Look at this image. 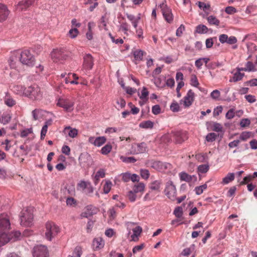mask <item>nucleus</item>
<instances>
[{
    "mask_svg": "<svg viewBox=\"0 0 257 257\" xmlns=\"http://www.w3.org/2000/svg\"><path fill=\"white\" fill-rule=\"evenodd\" d=\"M25 96L32 100H40L43 97V92L40 87L34 85L27 88Z\"/></svg>",
    "mask_w": 257,
    "mask_h": 257,
    "instance_id": "nucleus-3",
    "label": "nucleus"
},
{
    "mask_svg": "<svg viewBox=\"0 0 257 257\" xmlns=\"http://www.w3.org/2000/svg\"><path fill=\"white\" fill-rule=\"evenodd\" d=\"M234 179V174L233 173H228L226 177L223 178L221 183L227 184Z\"/></svg>",
    "mask_w": 257,
    "mask_h": 257,
    "instance_id": "nucleus-30",
    "label": "nucleus"
},
{
    "mask_svg": "<svg viewBox=\"0 0 257 257\" xmlns=\"http://www.w3.org/2000/svg\"><path fill=\"white\" fill-rule=\"evenodd\" d=\"M93 66V59L90 54H86L83 57V67L86 70H90Z\"/></svg>",
    "mask_w": 257,
    "mask_h": 257,
    "instance_id": "nucleus-15",
    "label": "nucleus"
},
{
    "mask_svg": "<svg viewBox=\"0 0 257 257\" xmlns=\"http://www.w3.org/2000/svg\"><path fill=\"white\" fill-rule=\"evenodd\" d=\"M225 12L227 14L231 15L236 12V9L233 7L228 6L225 8Z\"/></svg>",
    "mask_w": 257,
    "mask_h": 257,
    "instance_id": "nucleus-55",
    "label": "nucleus"
},
{
    "mask_svg": "<svg viewBox=\"0 0 257 257\" xmlns=\"http://www.w3.org/2000/svg\"><path fill=\"white\" fill-rule=\"evenodd\" d=\"M112 186V183L110 181H106L105 184L103 185V192L105 194H107L111 190Z\"/></svg>",
    "mask_w": 257,
    "mask_h": 257,
    "instance_id": "nucleus-36",
    "label": "nucleus"
},
{
    "mask_svg": "<svg viewBox=\"0 0 257 257\" xmlns=\"http://www.w3.org/2000/svg\"><path fill=\"white\" fill-rule=\"evenodd\" d=\"M33 256L34 257H48V251L47 247L42 245L34 247Z\"/></svg>",
    "mask_w": 257,
    "mask_h": 257,
    "instance_id": "nucleus-11",
    "label": "nucleus"
},
{
    "mask_svg": "<svg viewBox=\"0 0 257 257\" xmlns=\"http://www.w3.org/2000/svg\"><path fill=\"white\" fill-rule=\"evenodd\" d=\"M149 91L147 88L144 87L141 91V94L139 96L140 99H144L145 101L148 100Z\"/></svg>",
    "mask_w": 257,
    "mask_h": 257,
    "instance_id": "nucleus-38",
    "label": "nucleus"
},
{
    "mask_svg": "<svg viewBox=\"0 0 257 257\" xmlns=\"http://www.w3.org/2000/svg\"><path fill=\"white\" fill-rule=\"evenodd\" d=\"M194 93L193 91L190 89L186 95L184 97V105L185 106L188 107L190 106L193 103L194 99Z\"/></svg>",
    "mask_w": 257,
    "mask_h": 257,
    "instance_id": "nucleus-19",
    "label": "nucleus"
},
{
    "mask_svg": "<svg viewBox=\"0 0 257 257\" xmlns=\"http://www.w3.org/2000/svg\"><path fill=\"white\" fill-rule=\"evenodd\" d=\"M35 0H22L16 7V9L19 12L26 11L29 7L32 6Z\"/></svg>",
    "mask_w": 257,
    "mask_h": 257,
    "instance_id": "nucleus-14",
    "label": "nucleus"
},
{
    "mask_svg": "<svg viewBox=\"0 0 257 257\" xmlns=\"http://www.w3.org/2000/svg\"><path fill=\"white\" fill-rule=\"evenodd\" d=\"M251 134L250 132H243L240 134L239 139L241 141H245L250 138Z\"/></svg>",
    "mask_w": 257,
    "mask_h": 257,
    "instance_id": "nucleus-43",
    "label": "nucleus"
},
{
    "mask_svg": "<svg viewBox=\"0 0 257 257\" xmlns=\"http://www.w3.org/2000/svg\"><path fill=\"white\" fill-rule=\"evenodd\" d=\"M207 21L210 25H214L215 26H219L220 21L215 17L210 16L207 18Z\"/></svg>",
    "mask_w": 257,
    "mask_h": 257,
    "instance_id": "nucleus-32",
    "label": "nucleus"
},
{
    "mask_svg": "<svg viewBox=\"0 0 257 257\" xmlns=\"http://www.w3.org/2000/svg\"><path fill=\"white\" fill-rule=\"evenodd\" d=\"M120 159L123 162L126 163H135L137 161V159H136L133 157H126L121 156L120 157Z\"/></svg>",
    "mask_w": 257,
    "mask_h": 257,
    "instance_id": "nucleus-44",
    "label": "nucleus"
},
{
    "mask_svg": "<svg viewBox=\"0 0 257 257\" xmlns=\"http://www.w3.org/2000/svg\"><path fill=\"white\" fill-rule=\"evenodd\" d=\"M126 16L127 18L131 22L132 24L137 20H140V17H136L134 15L128 13L126 14Z\"/></svg>",
    "mask_w": 257,
    "mask_h": 257,
    "instance_id": "nucleus-57",
    "label": "nucleus"
},
{
    "mask_svg": "<svg viewBox=\"0 0 257 257\" xmlns=\"http://www.w3.org/2000/svg\"><path fill=\"white\" fill-rule=\"evenodd\" d=\"M145 187V185L143 183L139 182L134 186L132 191L137 194L141 193V194L139 195V198H140L142 193L144 192Z\"/></svg>",
    "mask_w": 257,
    "mask_h": 257,
    "instance_id": "nucleus-22",
    "label": "nucleus"
},
{
    "mask_svg": "<svg viewBox=\"0 0 257 257\" xmlns=\"http://www.w3.org/2000/svg\"><path fill=\"white\" fill-rule=\"evenodd\" d=\"M134 56L137 61H141L143 59V52L141 50H137L134 52Z\"/></svg>",
    "mask_w": 257,
    "mask_h": 257,
    "instance_id": "nucleus-42",
    "label": "nucleus"
},
{
    "mask_svg": "<svg viewBox=\"0 0 257 257\" xmlns=\"http://www.w3.org/2000/svg\"><path fill=\"white\" fill-rule=\"evenodd\" d=\"M190 84L191 85L196 87H198V85H199L198 79L196 76L194 74H192L191 76Z\"/></svg>",
    "mask_w": 257,
    "mask_h": 257,
    "instance_id": "nucleus-45",
    "label": "nucleus"
},
{
    "mask_svg": "<svg viewBox=\"0 0 257 257\" xmlns=\"http://www.w3.org/2000/svg\"><path fill=\"white\" fill-rule=\"evenodd\" d=\"M235 115V112L233 109H229L226 114V117L228 119H232Z\"/></svg>",
    "mask_w": 257,
    "mask_h": 257,
    "instance_id": "nucleus-63",
    "label": "nucleus"
},
{
    "mask_svg": "<svg viewBox=\"0 0 257 257\" xmlns=\"http://www.w3.org/2000/svg\"><path fill=\"white\" fill-rule=\"evenodd\" d=\"M245 67L247 72H254L256 71L255 65L250 61L246 62L245 64Z\"/></svg>",
    "mask_w": 257,
    "mask_h": 257,
    "instance_id": "nucleus-35",
    "label": "nucleus"
},
{
    "mask_svg": "<svg viewBox=\"0 0 257 257\" xmlns=\"http://www.w3.org/2000/svg\"><path fill=\"white\" fill-rule=\"evenodd\" d=\"M211 97L213 99H217L220 96V93L218 90H213L210 94Z\"/></svg>",
    "mask_w": 257,
    "mask_h": 257,
    "instance_id": "nucleus-61",
    "label": "nucleus"
},
{
    "mask_svg": "<svg viewBox=\"0 0 257 257\" xmlns=\"http://www.w3.org/2000/svg\"><path fill=\"white\" fill-rule=\"evenodd\" d=\"M45 228V237L49 240H51L60 231L59 227L53 222H47Z\"/></svg>",
    "mask_w": 257,
    "mask_h": 257,
    "instance_id": "nucleus-4",
    "label": "nucleus"
},
{
    "mask_svg": "<svg viewBox=\"0 0 257 257\" xmlns=\"http://www.w3.org/2000/svg\"><path fill=\"white\" fill-rule=\"evenodd\" d=\"M207 185L206 183H205L202 185L196 187L195 188L194 190L197 195H200L203 192L204 190H205L207 189Z\"/></svg>",
    "mask_w": 257,
    "mask_h": 257,
    "instance_id": "nucleus-33",
    "label": "nucleus"
},
{
    "mask_svg": "<svg viewBox=\"0 0 257 257\" xmlns=\"http://www.w3.org/2000/svg\"><path fill=\"white\" fill-rule=\"evenodd\" d=\"M5 103L9 107H12L16 104V101L9 94H7L4 98Z\"/></svg>",
    "mask_w": 257,
    "mask_h": 257,
    "instance_id": "nucleus-25",
    "label": "nucleus"
},
{
    "mask_svg": "<svg viewBox=\"0 0 257 257\" xmlns=\"http://www.w3.org/2000/svg\"><path fill=\"white\" fill-rule=\"evenodd\" d=\"M185 31V26L183 25H181L180 27L177 29L176 35L177 36L180 37L182 35L183 31Z\"/></svg>",
    "mask_w": 257,
    "mask_h": 257,
    "instance_id": "nucleus-62",
    "label": "nucleus"
},
{
    "mask_svg": "<svg viewBox=\"0 0 257 257\" xmlns=\"http://www.w3.org/2000/svg\"><path fill=\"white\" fill-rule=\"evenodd\" d=\"M161 140L164 143H169L173 141L172 133L170 134L165 135Z\"/></svg>",
    "mask_w": 257,
    "mask_h": 257,
    "instance_id": "nucleus-52",
    "label": "nucleus"
},
{
    "mask_svg": "<svg viewBox=\"0 0 257 257\" xmlns=\"http://www.w3.org/2000/svg\"><path fill=\"white\" fill-rule=\"evenodd\" d=\"M105 244L104 240L100 237L94 238L92 241V248L95 251L102 249Z\"/></svg>",
    "mask_w": 257,
    "mask_h": 257,
    "instance_id": "nucleus-17",
    "label": "nucleus"
},
{
    "mask_svg": "<svg viewBox=\"0 0 257 257\" xmlns=\"http://www.w3.org/2000/svg\"><path fill=\"white\" fill-rule=\"evenodd\" d=\"M32 113L33 119L35 120H36L40 119L43 116L44 113H45V111L42 109H35L32 111Z\"/></svg>",
    "mask_w": 257,
    "mask_h": 257,
    "instance_id": "nucleus-27",
    "label": "nucleus"
},
{
    "mask_svg": "<svg viewBox=\"0 0 257 257\" xmlns=\"http://www.w3.org/2000/svg\"><path fill=\"white\" fill-rule=\"evenodd\" d=\"M105 172L104 170L102 169H99L95 174L94 177V183L95 185H97L100 178H104L105 177Z\"/></svg>",
    "mask_w": 257,
    "mask_h": 257,
    "instance_id": "nucleus-23",
    "label": "nucleus"
},
{
    "mask_svg": "<svg viewBox=\"0 0 257 257\" xmlns=\"http://www.w3.org/2000/svg\"><path fill=\"white\" fill-rule=\"evenodd\" d=\"M127 197L131 202H133L136 200V199L138 197V195H137V193H136L132 190H131L128 192V193L127 194Z\"/></svg>",
    "mask_w": 257,
    "mask_h": 257,
    "instance_id": "nucleus-40",
    "label": "nucleus"
},
{
    "mask_svg": "<svg viewBox=\"0 0 257 257\" xmlns=\"http://www.w3.org/2000/svg\"><path fill=\"white\" fill-rule=\"evenodd\" d=\"M33 133V130L32 128H26L22 130L21 132V137L22 138H25L27 137L29 134H32Z\"/></svg>",
    "mask_w": 257,
    "mask_h": 257,
    "instance_id": "nucleus-50",
    "label": "nucleus"
},
{
    "mask_svg": "<svg viewBox=\"0 0 257 257\" xmlns=\"http://www.w3.org/2000/svg\"><path fill=\"white\" fill-rule=\"evenodd\" d=\"M141 177L144 179H147L150 176V173L148 170L142 169L141 170Z\"/></svg>",
    "mask_w": 257,
    "mask_h": 257,
    "instance_id": "nucleus-58",
    "label": "nucleus"
},
{
    "mask_svg": "<svg viewBox=\"0 0 257 257\" xmlns=\"http://www.w3.org/2000/svg\"><path fill=\"white\" fill-rule=\"evenodd\" d=\"M83 252L82 248L81 246L78 245L76 246L72 251L71 254H69L68 257H81Z\"/></svg>",
    "mask_w": 257,
    "mask_h": 257,
    "instance_id": "nucleus-24",
    "label": "nucleus"
},
{
    "mask_svg": "<svg viewBox=\"0 0 257 257\" xmlns=\"http://www.w3.org/2000/svg\"><path fill=\"white\" fill-rule=\"evenodd\" d=\"M146 144L144 143L134 144L132 146L131 153L133 154L143 153L146 151Z\"/></svg>",
    "mask_w": 257,
    "mask_h": 257,
    "instance_id": "nucleus-13",
    "label": "nucleus"
},
{
    "mask_svg": "<svg viewBox=\"0 0 257 257\" xmlns=\"http://www.w3.org/2000/svg\"><path fill=\"white\" fill-rule=\"evenodd\" d=\"M150 167L160 172L170 171L172 167L169 163L163 162L159 161H153L150 162Z\"/></svg>",
    "mask_w": 257,
    "mask_h": 257,
    "instance_id": "nucleus-6",
    "label": "nucleus"
},
{
    "mask_svg": "<svg viewBox=\"0 0 257 257\" xmlns=\"http://www.w3.org/2000/svg\"><path fill=\"white\" fill-rule=\"evenodd\" d=\"M250 123V121L248 118L242 119L240 122V125L242 127L248 126Z\"/></svg>",
    "mask_w": 257,
    "mask_h": 257,
    "instance_id": "nucleus-54",
    "label": "nucleus"
},
{
    "mask_svg": "<svg viewBox=\"0 0 257 257\" xmlns=\"http://www.w3.org/2000/svg\"><path fill=\"white\" fill-rule=\"evenodd\" d=\"M78 79V77L75 73H69L67 74V76L65 78V82L66 84L71 83L78 84V82L76 81Z\"/></svg>",
    "mask_w": 257,
    "mask_h": 257,
    "instance_id": "nucleus-21",
    "label": "nucleus"
},
{
    "mask_svg": "<svg viewBox=\"0 0 257 257\" xmlns=\"http://www.w3.org/2000/svg\"><path fill=\"white\" fill-rule=\"evenodd\" d=\"M165 193L170 199L172 200H175L177 191L176 187L172 181L170 180L166 183Z\"/></svg>",
    "mask_w": 257,
    "mask_h": 257,
    "instance_id": "nucleus-7",
    "label": "nucleus"
},
{
    "mask_svg": "<svg viewBox=\"0 0 257 257\" xmlns=\"http://www.w3.org/2000/svg\"><path fill=\"white\" fill-rule=\"evenodd\" d=\"M10 227L9 220L6 217L0 218V246L5 244L10 240L15 241L21 236V233L19 231L12 232L8 234Z\"/></svg>",
    "mask_w": 257,
    "mask_h": 257,
    "instance_id": "nucleus-1",
    "label": "nucleus"
},
{
    "mask_svg": "<svg viewBox=\"0 0 257 257\" xmlns=\"http://www.w3.org/2000/svg\"><path fill=\"white\" fill-rule=\"evenodd\" d=\"M217 135L214 133H209L206 137V140L208 142H212L214 141Z\"/></svg>",
    "mask_w": 257,
    "mask_h": 257,
    "instance_id": "nucleus-47",
    "label": "nucleus"
},
{
    "mask_svg": "<svg viewBox=\"0 0 257 257\" xmlns=\"http://www.w3.org/2000/svg\"><path fill=\"white\" fill-rule=\"evenodd\" d=\"M180 179L182 181H185L187 182H190L193 179L196 180L197 178L194 175H190L185 172H181L179 174Z\"/></svg>",
    "mask_w": 257,
    "mask_h": 257,
    "instance_id": "nucleus-20",
    "label": "nucleus"
},
{
    "mask_svg": "<svg viewBox=\"0 0 257 257\" xmlns=\"http://www.w3.org/2000/svg\"><path fill=\"white\" fill-rule=\"evenodd\" d=\"M161 182L160 181L156 180L151 183L150 188L152 190L160 191V188Z\"/></svg>",
    "mask_w": 257,
    "mask_h": 257,
    "instance_id": "nucleus-31",
    "label": "nucleus"
},
{
    "mask_svg": "<svg viewBox=\"0 0 257 257\" xmlns=\"http://www.w3.org/2000/svg\"><path fill=\"white\" fill-rule=\"evenodd\" d=\"M79 34L78 29L76 28H72L68 32V36L71 38H76Z\"/></svg>",
    "mask_w": 257,
    "mask_h": 257,
    "instance_id": "nucleus-39",
    "label": "nucleus"
},
{
    "mask_svg": "<svg viewBox=\"0 0 257 257\" xmlns=\"http://www.w3.org/2000/svg\"><path fill=\"white\" fill-rule=\"evenodd\" d=\"M2 145H5V150L6 151H9L12 146L11 141L8 139H6L4 142H2Z\"/></svg>",
    "mask_w": 257,
    "mask_h": 257,
    "instance_id": "nucleus-56",
    "label": "nucleus"
},
{
    "mask_svg": "<svg viewBox=\"0 0 257 257\" xmlns=\"http://www.w3.org/2000/svg\"><path fill=\"white\" fill-rule=\"evenodd\" d=\"M27 88H25L22 85H17L13 87L14 91L18 94L26 95V90Z\"/></svg>",
    "mask_w": 257,
    "mask_h": 257,
    "instance_id": "nucleus-26",
    "label": "nucleus"
},
{
    "mask_svg": "<svg viewBox=\"0 0 257 257\" xmlns=\"http://www.w3.org/2000/svg\"><path fill=\"white\" fill-rule=\"evenodd\" d=\"M212 130L217 132H222V126L220 123H214L212 125Z\"/></svg>",
    "mask_w": 257,
    "mask_h": 257,
    "instance_id": "nucleus-53",
    "label": "nucleus"
},
{
    "mask_svg": "<svg viewBox=\"0 0 257 257\" xmlns=\"http://www.w3.org/2000/svg\"><path fill=\"white\" fill-rule=\"evenodd\" d=\"M57 105L63 108L66 111L73 110L74 102L67 98H60L58 99Z\"/></svg>",
    "mask_w": 257,
    "mask_h": 257,
    "instance_id": "nucleus-10",
    "label": "nucleus"
},
{
    "mask_svg": "<svg viewBox=\"0 0 257 257\" xmlns=\"http://www.w3.org/2000/svg\"><path fill=\"white\" fill-rule=\"evenodd\" d=\"M198 6L199 8L202 9L204 12L210 8V5L209 4H206L204 2H199L198 3Z\"/></svg>",
    "mask_w": 257,
    "mask_h": 257,
    "instance_id": "nucleus-51",
    "label": "nucleus"
},
{
    "mask_svg": "<svg viewBox=\"0 0 257 257\" xmlns=\"http://www.w3.org/2000/svg\"><path fill=\"white\" fill-rule=\"evenodd\" d=\"M245 84L249 85L251 87L257 86V79H252L245 83Z\"/></svg>",
    "mask_w": 257,
    "mask_h": 257,
    "instance_id": "nucleus-64",
    "label": "nucleus"
},
{
    "mask_svg": "<svg viewBox=\"0 0 257 257\" xmlns=\"http://www.w3.org/2000/svg\"><path fill=\"white\" fill-rule=\"evenodd\" d=\"M21 224L24 226L31 225L33 220V208L28 207L21 213Z\"/></svg>",
    "mask_w": 257,
    "mask_h": 257,
    "instance_id": "nucleus-2",
    "label": "nucleus"
},
{
    "mask_svg": "<svg viewBox=\"0 0 257 257\" xmlns=\"http://www.w3.org/2000/svg\"><path fill=\"white\" fill-rule=\"evenodd\" d=\"M120 30L122 31L124 34L127 35L128 25L126 23H122L120 25Z\"/></svg>",
    "mask_w": 257,
    "mask_h": 257,
    "instance_id": "nucleus-59",
    "label": "nucleus"
},
{
    "mask_svg": "<svg viewBox=\"0 0 257 257\" xmlns=\"http://www.w3.org/2000/svg\"><path fill=\"white\" fill-rule=\"evenodd\" d=\"M140 126L144 128H151L153 127V122L150 120L143 121L140 124Z\"/></svg>",
    "mask_w": 257,
    "mask_h": 257,
    "instance_id": "nucleus-37",
    "label": "nucleus"
},
{
    "mask_svg": "<svg viewBox=\"0 0 257 257\" xmlns=\"http://www.w3.org/2000/svg\"><path fill=\"white\" fill-rule=\"evenodd\" d=\"M64 133H68V136L71 138H75L78 134V131L76 129L72 128L70 126L65 128Z\"/></svg>",
    "mask_w": 257,
    "mask_h": 257,
    "instance_id": "nucleus-29",
    "label": "nucleus"
},
{
    "mask_svg": "<svg viewBox=\"0 0 257 257\" xmlns=\"http://www.w3.org/2000/svg\"><path fill=\"white\" fill-rule=\"evenodd\" d=\"M10 13V11L5 5L0 4V22H3L6 20Z\"/></svg>",
    "mask_w": 257,
    "mask_h": 257,
    "instance_id": "nucleus-18",
    "label": "nucleus"
},
{
    "mask_svg": "<svg viewBox=\"0 0 257 257\" xmlns=\"http://www.w3.org/2000/svg\"><path fill=\"white\" fill-rule=\"evenodd\" d=\"M209 170V166L208 165L203 164L199 165L198 167V171L201 173H205Z\"/></svg>",
    "mask_w": 257,
    "mask_h": 257,
    "instance_id": "nucleus-48",
    "label": "nucleus"
},
{
    "mask_svg": "<svg viewBox=\"0 0 257 257\" xmlns=\"http://www.w3.org/2000/svg\"><path fill=\"white\" fill-rule=\"evenodd\" d=\"M89 182L81 181L80 183H79L77 185V187L78 189H81L84 190V189H86L87 187L88 186Z\"/></svg>",
    "mask_w": 257,
    "mask_h": 257,
    "instance_id": "nucleus-49",
    "label": "nucleus"
},
{
    "mask_svg": "<svg viewBox=\"0 0 257 257\" xmlns=\"http://www.w3.org/2000/svg\"><path fill=\"white\" fill-rule=\"evenodd\" d=\"M20 60L23 64L28 66H32L34 65L35 59L29 50H25L21 53Z\"/></svg>",
    "mask_w": 257,
    "mask_h": 257,
    "instance_id": "nucleus-5",
    "label": "nucleus"
},
{
    "mask_svg": "<svg viewBox=\"0 0 257 257\" xmlns=\"http://www.w3.org/2000/svg\"><path fill=\"white\" fill-rule=\"evenodd\" d=\"M112 150V146L107 144L103 147L101 150V153L103 155H106L110 152Z\"/></svg>",
    "mask_w": 257,
    "mask_h": 257,
    "instance_id": "nucleus-34",
    "label": "nucleus"
},
{
    "mask_svg": "<svg viewBox=\"0 0 257 257\" xmlns=\"http://www.w3.org/2000/svg\"><path fill=\"white\" fill-rule=\"evenodd\" d=\"M244 76V73L236 71V72L233 74V77L229 80V81L234 82H237L241 80Z\"/></svg>",
    "mask_w": 257,
    "mask_h": 257,
    "instance_id": "nucleus-28",
    "label": "nucleus"
},
{
    "mask_svg": "<svg viewBox=\"0 0 257 257\" xmlns=\"http://www.w3.org/2000/svg\"><path fill=\"white\" fill-rule=\"evenodd\" d=\"M174 214L178 218L181 217L183 214L182 208L180 207L176 208L174 211Z\"/></svg>",
    "mask_w": 257,
    "mask_h": 257,
    "instance_id": "nucleus-60",
    "label": "nucleus"
},
{
    "mask_svg": "<svg viewBox=\"0 0 257 257\" xmlns=\"http://www.w3.org/2000/svg\"><path fill=\"white\" fill-rule=\"evenodd\" d=\"M172 137L173 141L178 144H181L187 139L186 133L182 131L172 132Z\"/></svg>",
    "mask_w": 257,
    "mask_h": 257,
    "instance_id": "nucleus-12",
    "label": "nucleus"
},
{
    "mask_svg": "<svg viewBox=\"0 0 257 257\" xmlns=\"http://www.w3.org/2000/svg\"><path fill=\"white\" fill-rule=\"evenodd\" d=\"M159 7L161 9L163 17L169 23H171L173 20V16L171 10L165 3L161 4Z\"/></svg>",
    "mask_w": 257,
    "mask_h": 257,
    "instance_id": "nucleus-8",
    "label": "nucleus"
},
{
    "mask_svg": "<svg viewBox=\"0 0 257 257\" xmlns=\"http://www.w3.org/2000/svg\"><path fill=\"white\" fill-rule=\"evenodd\" d=\"M90 207L88 206L86 209L81 214V218H88L92 215V213L90 212Z\"/></svg>",
    "mask_w": 257,
    "mask_h": 257,
    "instance_id": "nucleus-46",
    "label": "nucleus"
},
{
    "mask_svg": "<svg viewBox=\"0 0 257 257\" xmlns=\"http://www.w3.org/2000/svg\"><path fill=\"white\" fill-rule=\"evenodd\" d=\"M208 30L207 27L203 25H199L196 27V31L199 34L206 33Z\"/></svg>",
    "mask_w": 257,
    "mask_h": 257,
    "instance_id": "nucleus-41",
    "label": "nucleus"
},
{
    "mask_svg": "<svg viewBox=\"0 0 257 257\" xmlns=\"http://www.w3.org/2000/svg\"><path fill=\"white\" fill-rule=\"evenodd\" d=\"M51 55L54 62H59L65 60L68 56L66 52L61 49H54L51 52Z\"/></svg>",
    "mask_w": 257,
    "mask_h": 257,
    "instance_id": "nucleus-9",
    "label": "nucleus"
},
{
    "mask_svg": "<svg viewBox=\"0 0 257 257\" xmlns=\"http://www.w3.org/2000/svg\"><path fill=\"white\" fill-rule=\"evenodd\" d=\"M106 139L105 137H98L96 138L93 137H90L88 139L89 143L96 147L101 146L106 142Z\"/></svg>",
    "mask_w": 257,
    "mask_h": 257,
    "instance_id": "nucleus-16",
    "label": "nucleus"
}]
</instances>
